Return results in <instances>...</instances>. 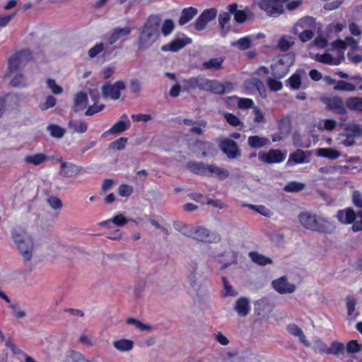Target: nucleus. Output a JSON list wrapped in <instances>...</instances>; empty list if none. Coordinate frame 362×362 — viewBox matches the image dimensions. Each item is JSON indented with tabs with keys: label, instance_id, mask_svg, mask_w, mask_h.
Returning <instances> with one entry per match:
<instances>
[{
	"label": "nucleus",
	"instance_id": "5fc2aeb1",
	"mask_svg": "<svg viewBox=\"0 0 362 362\" xmlns=\"http://www.w3.org/2000/svg\"><path fill=\"white\" fill-rule=\"evenodd\" d=\"M127 143V139L125 137H121L111 142L108 146V149L112 151L122 150L124 148Z\"/></svg>",
	"mask_w": 362,
	"mask_h": 362
},
{
	"label": "nucleus",
	"instance_id": "412c9836",
	"mask_svg": "<svg viewBox=\"0 0 362 362\" xmlns=\"http://www.w3.org/2000/svg\"><path fill=\"white\" fill-rule=\"evenodd\" d=\"M288 332L295 337H298L299 341L305 346H310V343L307 339L303 329L296 324H289L287 326Z\"/></svg>",
	"mask_w": 362,
	"mask_h": 362
},
{
	"label": "nucleus",
	"instance_id": "7ed1b4c3",
	"mask_svg": "<svg viewBox=\"0 0 362 362\" xmlns=\"http://www.w3.org/2000/svg\"><path fill=\"white\" fill-rule=\"evenodd\" d=\"M12 238L25 261H30L34 252V243L32 238L23 230L14 229Z\"/></svg>",
	"mask_w": 362,
	"mask_h": 362
},
{
	"label": "nucleus",
	"instance_id": "a19ab883",
	"mask_svg": "<svg viewBox=\"0 0 362 362\" xmlns=\"http://www.w3.org/2000/svg\"><path fill=\"white\" fill-rule=\"evenodd\" d=\"M69 127L74 132L84 133L88 129V124L83 120L75 119L69 122Z\"/></svg>",
	"mask_w": 362,
	"mask_h": 362
},
{
	"label": "nucleus",
	"instance_id": "774afa93",
	"mask_svg": "<svg viewBox=\"0 0 362 362\" xmlns=\"http://www.w3.org/2000/svg\"><path fill=\"white\" fill-rule=\"evenodd\" d=\"M362 346L357 341L351 340L346 345V351L349 353H356L361 351Z\"/></svg>",
	"mask_w": 362,
	"mask_h": 362
},
{
	"label": "nucleus",
	"instance_id": "58836bf2",
	"mask_svg": "<svg viewBox=\"0 0 362 362\" xmlns=\"http://www.w3.org/2000/svg\"><path fill=\"white\" fill-rule=\"evenodd\" d=\"M316 155L319 157H325L331 160H336L341 156V153L334 148H320L317 150Z\"/></svg>",
	"mask_w": 362,
	"mask_h": 362
},
{
	"label": "nucleus",
	"instance_id": "cd10ccee",
	"mask_svg": "<svg viewBox=\"0 0 362 362\" xmlns=\"http://www.w3.org/2000/svg\"><path fill=\"white\" fill-rule=\"evenodd\" d=\"M223 57L211 58L203 62L202 67L206 70L218 71L223 69Z\"/></svg>",
	"mask_w": 362,
	"mask_h": 362
},
{
	"label": "nucleus",
	"instance_id": "bf43d9fd",
	"mask_svg": "<svg viewBox=\"0 0 362 362\" xmlns=\"http://www.w3.org/2000/svg\"><path fill=\"white\" fill-rule=\"evenodd\" d=\"M47 130L53 137L57 139L62 138L65 133V130L63 128L54 124L49 125L47 127Z\"/></svg>",
	"mask_w": 362,
	"mask_h": 362
},
{
	"label": "nucleus",
	"instance_id": "de8ad7c7",
	"mask_svg": "<svg viewBox=\"0 0 362 362\" xmlns=\"http://www.w3.org/2000/svg\"><path fill=\"white\" fill-rule=\"evenodd\" d=\"M337 122L332 119H326L320 120L317 124L316 127L319 130H327L331 132L337 127Z\"/></svg>",
	"mask_w": 362,
	"mask_h": 362
},
{
	"label": "nucleus",
	"instance_id": "e2e57ef3",
	"mask_svg": "<svg viewBox=\"0 0 362 362\" xmlns=\"http://www.w3.org/2000/svg\"><path fill=\"white\" fill-rule=\"evenodd\" d=\"M57 100L52 95H48L45 101L40 105L42 110H46L49 108L54 107L56 105Z\"/></svg>",
	"mask_w": 362,
	"mask_h": 362
},
{
	"label": "nucleus",
	"instance_id": "4468645a",
	"mask_svg": "<svg viewBox=\"0 0 362 362\" xmlns=\"http://www.w3.org/2000/svg\"><path fill=\"white\" fill-rule=\"evenodd\" d=\"M238 6L237 4H231L227 6V10L229 13L234 15V20L238 23H245L249 17L252 15V12L248 8L243 10H238Z\"/></svg>",
	"mask_w": 362,
	"mask_h": 362
},
{
	"label": "nucleus",
	"instance_id": "f704fd0d",
	"mask_svg": "<svg viewBox=\"0 0 362 362\" xmlns=\"http://www.w3.org/2000/svg\"><path fill=\"white\" fill-rule=\"evenodd\" d=\"M134 341L128 339H120L112 342L114 348L120 352H129L134 347Z\"/></svg>",
	"mask_w": 362,
	"mask_h": 362
},
{
	"label": "nucleus",
	"instance_id": "c03bdc74",
	"mask_svg": "<svg viewBox=\"0 0 362 362\" xmlns=\"http://www.w3.org/2000/svg\"><path fill=\"white\" fill-rule=\"evenodd\" d=\"M328 354H332L337 357H340L344 354V344L338 341H334L327 349Z\"/></svg>",
	"mask_w": 362,
	"mask_h": 362
},
{
	"label": "nucleus",
	"instance_id": "8fccbe9b",
	"mask_svg": "<svg viewBox=\"0 0 362 362\" xmlns=\"http://www.w3.org/2000/svg\"><path fill=\"white\" fill-rule=\"evenodd\" d=\"M315 59L321 63L329 64V65H338L339 62L328 53L323 54H316Z\"/></svg>",
	"mask_w": 362,
	"mask_h": 362
},
{
	"label": "nucleus",
	"instance_id": "79ce46f5",
	"mask_svg": "<svg viewBox=\"0 0 362 362\" xmlns=\"http://www.w3.org/2000/svg\"><path fill=\"white\" fill-rule=\"evenodd\" d=\"M47 160V156L45 153H40L34 155H28L25 157L24 160L27 163H31L35 165H38Z\"/></svg>",
	"mask_w": 362,
	"mask_h": 362
},
{
	"label": "nucleus",
	"instance_id": "f03ea898",
	"mask_svg": "<svg viewBox=\"0 0 362 362\" xmlns=\"http://www.w3.org/2000/svg\"><path fill=\"white\" fill-rule=\"evenodd\" d=\"M318 28V23L311 16H304L298 19L293 25L291 32L297 35L302 42L310 40Z\"/></svg>",
	"mask_w": 362,
	"mask_h": 362
},
{
	"label": "nucleus",
	"instance_id": "a211bd4d",
	"mask_svg": "<svg viewBox=\"0 0 362 362\" xmlns=\"http://www.w3.org/2000/svg\"><path fill=\"white\" fill-rule=\"evenodd\" d=\"M244 86L248 90L253 91L254 90H257L262 98H265L267 97V91L264 85L258 78H250L245 82Z\"/></svg>",
	"mask_w": 362,
	"mask_h": 362
},
{
	"label": "nucleus",
	"instance_id": "3c124183",
	"mask_svg": "<svg viewBox=\"0 0 362 362\" xmlns=\"http://www.w3.org/2000/svg\"><path fill=\"white\" fill-rule=\"evenodd\" d=\"M250 256L254 262L259 265H267L272 263L271 259L257 252H250Z\"/></svg>",
	"mask_w": 362,
	"mask_h": 362
},
{
	"label": "nucleus",
	"instance_id": "a878e982",
	"mask_svg": "<svg viewBox=\"0 0 362 362\" xmlns=\"http://www.w3.org/2000/svg\"><path fill=\"white\" fill-rule=\"evenodd\" d=\"M270 144V141L265 136L255 135L249 136L247 139V144L252 148H263Z\"/></svg>",
	"mask_w": 362,
	"mask_h": 362
},
{
	"label": "nucleus",
	"instance_id": "393cba45",
	"mask_svg": "<svg viewBox=\"0 0 362 362\" xmlns=\"http://www.w3.org/2000/svg\"><path fill=\"white\" fill-rule=\"evenodd\" d=\"M183 123L186 126L189 127V132L197 135H202L203 134V128H204L206 124L205 121H194L190 119H184Z\"/></svg>",
	"mask_w": 362,
	"mask_h": 362
},
{
	"label": "nucleus",
	"instance_id": "c85d7f7f",
	"mask_svg": "<svg viewBox=\"0 0 362 362\" xmlns=\"http://www.w3.org/2000/svg\"><path fill=\"white\" fill-rule=\"evenodd\" d=\"M88 106V96L82 92L78 93L74 96L73 110L77 112L83 110Z\"/></svg>",
	"mask_w": 362,
	"mask_h": 362
},
{
	"label": "nucleus",
	"instance_id": "7c9ffc66",
	"mask_svg": "<svg viewBox=\"0 0 362 362\" xmlns=\"http://www.w3.org/2000/svg\"><path fill=\"white\" fill-rule=\"evenodd\" d=\"M295 42L296 39L293 36L284 35L279 37L276 47L281 51L286 52L290 49L295 45Z\"/></svg>",
	"mask_w": 362,
	"mask_h": 362
},
{
	"label": "nucleus",
	"instance_id": "0eeeda50",
	"mask_svg": "<svg viewBox=\"0 0 362 362\" xmlns=\"http://www.w3.org/2000/svg\"><path fill=\"white\" fill-rule=\"evenodd\" d=\"M321 101L326 105V107L334 112L343 115L346 112L344 102L338 96H323L320 98Z\"/></svg>",
	"mask_w": 362,
	"mask_h": 362
},
{
	"label": "nucleus",
	"instance_id": "603ef678",
	"mask_svg": "<svg viewBox=\"0 0 362 362\" xmlns=\"http://www.w3.org/2000/svg\"><path fill=\"white\" fill-rule=\"evenodd\" d=\"M235 353H221L217 356H214L211 359V362H233V358L235 357Z\"/></svg>",
	"mask_w": 362,
	"mask_h": 362
},
{
	"label": "nucleus",
	"instance_id": "72a5a7b5",
	"mask_svg": "<svg viewBox=\"0 0 362 362\" xmlns=\"http://www.w3.org/2000/svg\"><path fill=\"white\" fill-rule=\"evenodd\" d=\"M198 13V10L194 7L185 8L182 11L181 16L178 20V23L180 25H184Z\"/></svg>",
	"mask_w": 362,
	"mask_h": 362
},
{
	"label": "nucleus",
	"instance_id": "c756f323",
	"mask_svg": "<svg viewBox=\"0 0 362 362\" xmlns=\"http://www.w3.org/2000/svg\"><path fill=\"white\" fill-rule=\"evenodd\" d=\"M128 220L124 216L123 214H119L114 216L112 218L100 222L99 224L101 226L108 228H113L112 224L117 226H123L127 224Z\"/></svg>",
	"mask_w": 362,
	"mask_h": 362
},
{
	"label": "nucleus",
	"instance_id": "4d7b16f0",
	"mask_svg": "<svg viewBox=\"0 0 362 362\" xmlns=\"http://www.w3.org/2000/svg\"><path fill=\"white\" fill-rule=\"evenodd\" d=\"M336 90L354 91L356 88L354 84L348 83L344 81H339L337 82L334 88Z\"/></svg>",
	"mask_w": 362,
	"mask_h": 362
},
{
	"label": "nucleus",
	"instance_id": "39448f33",
	"mask_svg": "<svg viewBox=\"0 0 362 362\" xmlns=\"http://www.w3.org/2000/svg\"><path fill=\"white\" fill-rule=\"evenodd\" d=\"M189 233L190 236L199 241L217 243L221 240L219 234L201 226L192 228Z\"/></svg>",
	"mask_w": 362,
	"mask_h": 362
},
{
	"label": "nucleus",
	"instance_id": "13d9d810",
	"mask_svg": "<svg viewBox=\"0 0 362 362\" xmlns=\"http://www.w3.org/2000/svg\"><path fill=\"white\" fill-rule=\"evenodd\" d=\"M47 203L54 210H60L63 207L62 202L56 196L48 197Z\"/></svg>",
	"mask_w": 362,
	"mask_h": 362
},
{
	"label": "nucleus",
	"instance_id": "9d476101",
	"mask_svg": "<svg viewBox=\"0 0 362 362\" xmlns=\"http://www.w3.org/2000/svg\"><path fill=\"white\" fill-rule=\"evenodd\" d=\"M286 158V153L279 149H271L259 154V159L266 164L278 163Z\"/></svg>",
	"mask_w": 362,
	"mask_h": 362
},
{
	"label": "nucleus",
	"instance_id": "338daca9",
	"mask_svg": "<svg viewBox=\"0 0 362 362\" xmlns=\"http://www.w3.org/2000/svg\"><path fill=\"white\" fill-rule=\"evenodd\" d=\"M104 44L102 42L96 44L94 47L89 49L88 56L90 58L95 57L98 54H99L104 50Z\"/></svg>",
	"mask_w": 362,
	"mask_h": 362
},
{
	"label": "nucleus",
	"instance_id": "4c0bfd02",
	"mask_svg": "<svg viewBox=\"0 0 362 362\" xmlns=\"http://www.w3.org/2000/svg\"><path fill=\"white\" fill-rule=\"evenodd\" d=\"M230 14L232 13H229L228 11V12L221 13L218 16V23L221 26V35L222 36H226L230 30V25L228 23L230 20Z\"/></svg>",
	"mask_w": 362,
	"mask_h": 362
},
{
	"label": "nucleus",
	"instance_id": "f257e3e1",
	"mask_svg": "<svg viewBox=\"0 0 362 362\" xmlns=\"http://www.w3.org/2000/svg\"><path fill=\"white\" fill-rule=\"evenodd\" d=\"M161 18L156 15L150 16L139 29L137 47L145 51L150 49L160 37Z\"/></svg>",
	"mask_w": 362,
	"mask_h": 362
},
{
	"label": "nucleus",
	"instance_id": "ddd939ff",
	"mask_svg": "<svg viewBox=\"0 0 362 362\" xmlns=\"http://www.w3.org/2000/svg\"><path fill=\"white\" fill-rule=\"evenodd\" d=\"M220 148L229 158H235L240 155L237 144L230 139H223L220 144Z\"/></svg>",
	"mask_w": 362,
	"mask_h": 362
},
{
	"label": "nucleus",
	"instance_id": "e433bc0d",
	"mask_svg": "<svg viewBox=\"0 0 362 362\" xmlns=\"http://www.w3.org/2000/svg\"><path fill=\"white\" fill-rule=\"evenodd\" d=\"M341 136H348L353 138L362 137V126L356 123H349L345 127L344 134Z\"/></svg>",
	"mask_w": 362,
	"mask_h": 362
},
{
	"label": "nucleus",
	"instance_id": "2eb2a0df",
	"mask_svg": "<svg viewBox=\"0 0 362 362\" xmlns=\"http://www.w3.org/2000/svg\"><path fill=\"white\" fill-rule=\"evenodd\" d=\"M60 168L59 173L60 175L64 177H71L78 174L82 168L72 163L66 162L62 160H59Z\"/></svg>",
	"mask_w": 362,
	"mask_h": 362
},
{
	"label": "nucleus",
	"instance_id": "f3484780",
	"mask_svg": "<svg viewBox=\"0 0 362 362\" xmlns=\"http://www.w3.org/2000/svg\"><path fill=\"white\" fill-rule=\"evenodd\" d=\"M130 127V121L128 116L125 114L122 115L121 119L116 122L110 129L106 131L103 135L120 134L124 132Z\"/></svg>",
	"mask_w": 362,
	"mask_h": 362
},
{
	"label": "nucleus",
	"instance_id": "864d4df0",
	"mask_svg": "<svg viewBox=\"0 0 362 362\" xmlns=\"http://www.w3.org/2000/svg\"><path fill=\"white\" fill-rule=\"evenodd\" d=\"M127 323L129 325H132L137 329L141 331H150L151 330V326L148 324H145L142 322L141 321L134 318V317H129L127 320Z\"/></svg>",
	"mask_w": 362,
	"mask_h": 362
},
{
	"label": "nucleus",
	"instance_id": "9b49d317",
	"mask_svg": "<svg viewBox=\"0 0 362 362\" xmlns=\"http://www.w3.org/2000/svg\"><path fill=\"white\" fill-rule=\"evenodd\" d=\"M272 286L276 292L281 294L292 293L296 290V286L293 284L289 283L284 276L274 280L272 281Z\"/></svg>",
	"mask_w": 362,
	"mask_h": 362
},
{
	"label": "nucleus",
	"instance_id": "ea45409f",
	"mask_svg": "<svg viewBox=\"0 0 362 362\" xmlns=\"http://www.w3.org/2000/svg\"><path fill=\"white\" fill-rule=\"evenodd\" d=\"M345 105L349 110L362 112V98L361 97L348 98Z\"/></svg>",
	"mask_w": 362,
	"mask_h": 362
},
{
	"label": "nucleus",
	"instance_id": "2f4dec72",
	"mask_svg": "<svg viewBox=\"0 0 362 362\" xmlns=\"http://www.w3.org/2000/svg\"><path fill=\"white\" fill-rule=\"evenodd\" d=\"M208 165L203 162L192 161L187 164V168L192 173L206 176Z\"/></svg>",
	"mask_w": 362,
	"mask_h": 362
},
{
	"label": "nucleus",
	"instance_id": "37998d69",
	"mask_svg": "<svg viewBox=\"0 0 362 362\" xmlns=\"http://www.w3.org/2000/svg\"><path fill=\"white\" fill-rule=\"evenodd\" d=\"M315 216V215H311L307 212H303L299 215V221L305 228L313 230Z\"/></svg>",
	"mask_w": 362,
	"mask_h": 362
},
{
	"label": "nucleus",
	"instance_id": "680f3d73",
	"mask_svg": "<svg viewBox=\"0 0 362 362\" xmlns=\"http://www.w3.org/2000/svg\"><path fill=\"white\" fill-rule=\"evenodd\" d=\"M217 13L216 8H209L204 10L200 16L209 23L216 17Z\"/></svg>",
	"mask_w": 362,
	"mask_h": 362
},
{
	"label": "nucleus",
	"instance_id": "69168bd1",
	"mask_svg": "<svg viewBox=\"0 0 362 362\" xmlns=\"http://www.w3.org/2000/svg\"><path fill=\"white\" fill-rule=\"evenodd\" d=\"M133 187L130 185L122 184L118 188V193L121 197H129L133 193Z\"/></svg>",
	"mask_w": 362,
	"mask_h": 362
},
{
	"label": "nucleus",
	"instance_id": "6e6552de",
	"mask_svg": "<svg viewBox=\"0 0 362 362\" xmlns=\"http://www.w3.org/2000/svg\"><path fill=\"white\" fill-rule=\"evenodd\" d=\"M190 150L197 155L204 157L214 156V146L208 141H196L190 145Z\"/></svg>",
	"mask_w": 362,
	"mask_h": 362
},
{
	"label": "nucleus",
	"instance_id": "6ab92c4d",
	"mask_svg": "<svg viewBox=\"0 0 362 362\" xmlns=\"http://www.w3.org/2000/svg\"><path fill=\"white\" fill-rule=\"evenodd\" d=\"M230 173L226 168L216 165L215 164H209L207 167L206 176L214 177L218 180H225L228 178Z\"/></svg>",
	"mask_w": 362,
	"mask_h": 362
},
{
	"label": "nucleus",
	"instance_id": "c9c22d12",
	"mask_svg": "<svg viewBox=\"0 0 362 362\" xmlns=\"http://www.w3.org/2000/svg\"><path fill=\"white\" fill-rule=\"evenodd\" d=\"M235 310L239 315L246 316L250 310L249 300L247 298H240L236 300Z\"/></svg>",
	"mask_w": 362,
	"mask_h": 362
},
{
	"label": "nucleus",
	"instance_id": "09e8293b",
	"mask_svg": "<svg viewBox=\"0 0 362 362\" xmlns=\"http://www.w3.org/2000/svg\"><path fill=\"white\" fill-rule=\"evenodd\" d=\"M251 37H244L239 40L234 41L231 43V45L234 47H237L240 50H245L249 49L252 45Z\"/></svg>",
	"mask_w": 362,
	"mask_h": 362
},
{
	"label": "nucleus",
	"instance_id": "20e7f679",
	"mask_svg": "<svg viewBox=\"0 0 362 362\" xmlns=\"http://www.w3.org/2000/svg\"><path fill=\"white\" fill-rule=\"evenodd\" d=\"M255 4L271 17H278L284 13V6L279 0H259Z\"/></svg>",
	"mask_w": 362,
	"mask_h": 362
},
{
	"label": "nucleus",
	"instance_id": "052dcab7",
	"mask_svg": "<svg viewBox=\"0 0 362 362\" xmlns=\"http://www.w3.org/2000/svg\"><path fill=\"white\" fill-rule=\"evenodd\" d=\"M197 274H198L196 269H194L189 273L188 276L191 286L196 291H199L201 287V285L198 281Z\"/></svg>",
	"mask_w": 362,
	"mask_h": 362
},
{
	"label": "nucleus",
	"instance_id": "a18cd8bd",
	"mask_svg": "<svg viewBox=\"0 0 362 362\" xmlns=\"http://www.w3.org/2000/svg\"><path fill=\"white\" fill-rule=\"evenodd\" d=\"M305 187V185L303 182L291 181L284 187V190L289 193H297L303 190Z\"/></svg>",
	"mask_w": 362,
	"mask_h": 362
},
{
	"label": "nucleus",
	"instance_id": "f8f14e48",
	"mask_svg": "<svg viewBox=\"0 0 362 362\" xmlns=\"http://www.w3.org/2000/svg\"><path fill=\"white\" fill-rule=\"evenodd\" d=\"M191 42L192 40L188 37H176L170 43L162 46L161 50L163 52H176Z\"/></svg>",
	"mask_w": 362,
	"mask_h": 362
},
{
	"label": "nucleus",
	"instance_id": "0e129e2a",
	"mask_svg": "<svg viewBox=\"0 0 362 362\" xmlns=\"http://www.w3.org/2000/svg\"><path fill=\"white\" fill-rule=\"evenodd\" d=\"M47 85L48 88L52 91L54 94H61L63 91L62 88L59 86L56 81L53 79L49 78L47 80Z\"/></svg>",
	"mask_w": 362,
	"mask_h": 362
},
{
	"label": "nucleus",
	"instance_id": "5701e85b",
	"mask_svg": "<svg viewBox=\"0 0 362 362\" xmlns=\"http://www.w3.org/2000/svg\"><path fill=\"white\" fill-rule=\"evenodd\" d=\"M286 58L287 57L280 59L272 65V73L275 77L281 78L288 73L289 66L284 63V59Z\"/></svg>",
	"mask_w": 362,
	"mask_h": 362
},
{
	"label": "nucleus",
	"instance_id": "49530a36",
	"mask_svg": "<svg viewBox=\"0 0 362 362\" xmlns=\"http://www.w3.org/2000/svg\"><path fill=\"white\" fill-rule=\"evenodd\" d=\"M288 83L292 89L298 90L302 87L303 78L300 71L293 74L288 79Z\"/></svg>",
	"mask_w": 362,
	"mask_h": 362
},
{
	"label": "nucleus",
	"instance_id": "bb28decb",
	"mask_svg": "<svg viewBox=\"0 0 362 362\" xmlns=\"http://www.w3.org/2000/svg\"><path fill=\"white\" fill-rule=\"evenodd\" d=\"M308 156H310V153H308ZM308 157L305 156V153L303 150L298 149L289 155L287 165L308 163L309 161Z\"/></svg>",
	"mask_w": 362,
	"mask_h": 362
},
{
	"label": "nucleus",
	"instance_id": "1a4fd4ad",
	"mask_svg": "<svg viewBox=\"0 0 362 362\" xmlns=\"http://www.w3.org/2000/svg\"><path fill=\"white\" fill-rule=\"evenodd\" d=\"M30 59V53L28 51H21L13 54L8 61L9 70L16 72L21 66L27 63Z\"/></svg>",
	"mask_w": 362,
	"mask_h": 362
},
{
	"label": "nucleus",
	"instance_id": "dca6fc26",
	"mask_svg": "<svg viewBox=\"0 0 362 362\" xmlns=\"http://www.w3.org/2000/svg\"><path fill=\"white\" fill-rule=\"evenodd\" d=\"M132 31L130 26H124L123 28L116 27L109 34L107 37V42L112 45L121 38L129 36Z\"/></svg>",
	"mask_w": 362,
	"mask_h": 362
},
{
	"label": "nucleus",
	"instance_id": "423d86ee",
	"mask_svg": "<svg viewBox=\"0 0 362 362\" xmlns=\"http://www.w3.org/2000/svg\"><path fill=\"white\" fill-rule=\"evenodd\" d=\"M125 88V84L122 81H116L112 84L105 83L101 88L103 97L104 98H111L116 100L120 97V91Z\"/></svg>",
	"mask_w": 362,
	"mask_h": 362
},
{
	"label": "nucleus",
	"instance_id": "473e14b6",
	"mask_svg": "<svg viewBox=\"0 0 362 362\" xmlns=\"http://www.w3.org/2000/svg\"><path fill=\"white\" fill-rule=\"evenodd\" d=\"M336 216L341 223H352L356 218V214L353 209H346L339 211Z\"/></svg>",
	"mask_w": 362,
	"mask_h": 362
},
{
	"label": "nucleus",
	"instance_id": "b1692460",
	"mask_svg": "<svg viewBox=\"0 0 362 362\" xmlns=\"http://www.w3.org/2000/svg\"><path fill=\"white\" fill-rule=\"evenodd\" d=\"M226 90L224 83L217 80H210L206 78L204 91H209L214 94H223Z\"/></svg>",
	"mask_w": 362,
	"mask_h": 362
},
{
	"label": "nucleus",
	"instance_id": "aec40b11",
	"mask_svg": "<svg viewBox=\"0 0 362 362\" xmlns=\"http://www.w3.org/2000/svg\"><path fill=\"white\" fill-rule=\"evenodd\" d=\"M182 82L185 84V89L187 90L195 89L197 88L204 90L206 82V78L199 76L195 78L184 79Z\"/></svg>",
	"mask_w": 362,
	"mask_h": 362
},
{
	"label": "nucleus",
	"instance_id": "6e6d98bb",
	"mask_svg": "<svg viewBox=\"0 0 362 362\" xmlns=\"http://www.w3.org/2000/svg\"><path fill=\"white\" fill-rule=\"evenodd\" d=\"M175 28V23L171 19H166L163 24L160 23V30L164 36L170 35Z\"/></svg>",
	"mask_w": 362,
	"mask_h": 362
},
{
	"label": "nucleus",
	"instance_id": "4be33fe9",
	"mask_svg": "<svg viewBox=\"0 0 362 362\" xmlns=\"http://www.w3.org/2000/svg\"><path fill=\"white\" fill-rule=\"evenodd\" d=\"M332 229V225L327 219L320 216H315L313 230L327 233Z\"/></svg>",
	"mask_w": 362,
	"mask_h": 362
}]
</instances>
